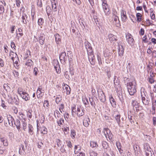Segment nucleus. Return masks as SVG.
I'll return each instance as SVG.
<instances>
[{
  "label": "nucleus",
  "mask_w": 156,
  "mask_h": 156,
  "mask_svg": "<svg viewBox=\"0 0 156 156\" xmlns=\"http://www.w3.org/2000/svg\"><path fill=\"white\" fill-rule=\"evenodd\" d=\"M127 87L128 91L130 95H133L136 92V83L135 80H133L132 83Z\"/></svg>",
  "instance_id": "obj_1"
},
{
  "label": "nucleus",
  "mask_w": 156,
  "mask_h": 156,
  "mask_svg": "<svg viewBox=\"0 0 156 156\" xmlns=\"http://www.w3.org/2000/svg\"><path fill=\"white\" fill-rule=\"evenodd\" d=\"M103 132L105 137L107 138V136L110 140H112L113 137V135L111 132L110 130L107 128H104Z\"/></svg>",
  "instance_id": "obj_2"
},
{
  "label": "nucleus",
  "mask_w": 156,
  "mask_h": 156,
  "mask_svg": "<svg viewBox=\"0 0 156 156\" xmlns=\"http://www.w3.org/2000/svg\"><path fill=\"white\" fill-rule=\"evenodd\" d=\"M69 57V55H66L65 52H62L59 56V59L62 63L63 64L66 63V62L67 61L68 58Z\"/></svg>",
  "instance_id": "obj_3"
},
{
  "label": "nucleus",
  "mask_w": 156,
  "mask_h": 156,
  "mask_svg": "<svg viewBox=\"0 0 156 156\" xmlns=\"http://www.w3.org/2000/svg\"><path fill=\"white\" fill-rule=\"evenodd\" d=\"M98 97L100 101L102 102H105L106 100L105 96L103 91L101 89H99L98 90Z\"/></svg>",
  "instance_id": "obj_4"
},
{
  "label": "nucleus",
  "mask_w": 156,
  "mask_h": 156,
  "mask_svg": "<svg viewBox=\"0 0 156 156\" xmlns=\"http://www.w3.org/2000/svg\"><path fill=\"white\" fill-rule=\"evenodd\" d=\"M102 1V6L105 12L106 15H109L110 12L109 11V9L108 8V5L107 4V1L106 0H101Z\"/></svg>",
  "instance_id": "obj_5"
},
{
  "label": "nucleus",
  "mask_w": 156,
  "mask_h": 156,
  "mask_svg": "<svg viewBox=\"0 0 156 156\" xmlns=\"http://www.w3.org/2000/svg\"><path fill=\"white\" fill-rule=\"evenodd\" d=\"M126 37L127 41L128 44L132 46L134 44V41L132 35L128 33L127 34H126Z\"/></svg>",
  "instance_id": "obj_6"
},
{
  "label": "nucleus",
  "mask_w": 156,
  "mask_h": 156,
  "mask_svg": "<svg viewBox=\"0 0 156 156\" xmlns=\"http://www.w3.org/2000/svg\"><path fill=\"white\" fill-rule=\"evenodd\" d=\"M84 45L86 49L87 50V54L93 53L92 48L90 44L88 41L85 42Z\"/></svg>",
  "instance_id": "obj_7"
},
{
  "label": "nucleus",
  "mask_w": 156,
  "mask_h": 156,
  "mask_svg": "<svg viewBox=\"0 0 156 156\" xmlns=\"http://www.w3.org/2000/svg\"><path fill=\"white\" fill-rule=\"evenodd\" d=\"M132 106L133 107V109L135 111L138 112L139 111V104L136 100H133L131 102Z\"/></svg>",
  "instance_id": "obj_8"
},
{
  "label": "nucleus",
  "mask_w": 156,
  "mask_h": 156,
  "mask_svg": "<svg viewBox=\"0 0 156 156\" xmlns=\"http://www.w3.org/2000/svg\"><path fill=\"white\" fill-rule=\"evenodd\" d=\"M77 115L78 117H80L84 115V109L81 106L78 107L77 108Z\"/></svg>",
  "instance_id": "obj_9"
},
{
  "label": "nucleus",
  "mask_w": 156,
  "mask_h": 156,
  "mask_svg": "<svg viewBox=\"0 0 156 156\" xmlns=\"http://www.w3.org/2000/svg\"><path fill=\"white\" fill-rule=\"evenodd\" d=\"M120 13L122 21L123 22H126L127 20L126 12L124 10L122 9L121 10Z\"/></svg>",
  "instance_id": "obj_10"
},
{
  "label": "nucleus",
  "mask_w": 156,
  "mask_h": 156,
  "mask_svg": "<svg viewBox=\"0 0 156 156\" xmlns=\"http://www.w3.org/2000/svg\"><path fill=\"white\" fill-rule=\"evenodd\" d=\"M88 59L92 65H94L95 62V57L93 53L88 54Z\"/></svg>",
  "instance_id": "obj_11"
},
{
  "label": "nucleus",
  "mask_w": 156,
  "mask_h": 156,
  "mask_svg": "<svg viewBox=\"0 0 156 156\" xmlns=\"http://www.w3.org/2000/svg\"><path fill=\"white\" fill-rule=\"evenodd\" d=\"M54 66L57 73H60L61 72V69L59 64V62L58 61H56L55 62Z\"/></svg>",
  "instance_id": "obj_12"
},
{
  "label": "nucleus",
  "mask_w": 156,
  "mask_h": 156,
  "mask_svg": "<svg viewBox=\"0 0 156 156\" xmlns=\"http://www.w3.org/2000/svg\"><path fill=\"white\" fill-rule=\"evenodd\" d=\"M45 35L43 34H40L39 37V41L40 44L41 45H43L45 40Z\"/></svg>",
  "instance_id": "obj_13"
},
{
  "label": "nucleus",
  "mask_w": 156,
  "mask_h": 156,
  "mask_svg": "<svg viewBox=\"0 0 156 156\" xmlns=\"http://www.w3.org/2000/svg\"><path fill=\"white\" fill-rule=\"evenodd\" d=\"M22 23L25 24H26L27 23L28 20L27 19L28 18V16L27 15L23 13V12L22 14Z\"/></svg>",
  "instance_id": "obj_14"
},
{
  "label": "nucleus",
  "mask_w": 156,
  "mask_h": 156,
  "mask_svg": "<svg viewBox=\"0 0 156 156\" xmlns=\"http://www.w3.org/2000/svg\"><path fill=\"white\" fill-rule=\"evenodd\" d=\"M113 17L114 18V19L113 22L116 25V27H119L121 25L118 16H113Z\"/></svg>",
  "instance_id": "obj_15"
},
{
  "label": "nucleus",
  "mask_w": 156,
  "mask_h": 156,
  "mask_svg": "<svg viewBox=\"0 0 156 156\" xmlns=\"http://www.w3.org/2000/svg\"><path fill=\"white\" fill-rule=\"evenodd\" d=\"M102 146L104 148V152L105 153H107V149L109 148V146L107 142L103 141L102 144Z\"/></svg>",
  "instance_id": "obj_16"
},
{
  "label": "nucleus",
  "mask_w": 156,
  "mask_h": 156,
  "mask_svg": "<svg viewBox=\"0 0 156 156\" xmlns=\"http://www.w3.org/2000/svg\"><path fill=\"white\" fill-rule=\"evenodd\" d=\"M33 65L34 62L31 59H28L27 60L25 63V65L29 69H30L31 67Z\"/></svg>",
  "instance_id": "obj_17"
},
{
  "label": "nucleus",
  "mask_w": 156,
  "mask_h": 156,
  "mask_svg": "<svg viewBox=\"0 0 156 156\" xmlns=\"http://www.w3.org/2000/svg\"><path fill=\"white\" fill-rule=\"evenodd\" d=\"M143 94H144V96H145L144 92H141V94L142 102L145 105H147L149 104V101L148 100H146L145 97L143 96Z\"/></svg>",
  "instance_id": "obj_18"
},
{
  "label": "nucleus",
  "mask_w": 156,
  "mask_h": 156,
  "mask_svg": "<svg viewBox=\"0 0 156 156\" xmlns=\"http://www.w3.org/2000/svg\"><path fill=\"white\" fill-rule=\"evenodd\" d=\"M0 140L3 143V144L4 146H8V143L5 137L1 136L0 137Z\"/></svg>",
  "instance_id": "obj_19"
},
{
  "label": "nucleus",
  "mask_w": 156,
  "mask_h": 156,
  "mask_svg": "<svg viewBox=\"0 0 156 156\" xmlns=\"http://www.w3.org/2000/svg\"><path fill=\"white\" fill-rule=\"evenodd\" d=\"M55 40L56 44H60L61 42V37L60 35L57 34L55 35Z\"/></svg>",
  "instance_id": "obj_20"
},
{
  "label": "nucleus",
  "mask_w": 156,
  "mask_h": 156,
  "mask_svg": "<svg viewBox=\"0 0 156 156\" xmlns=\"http://www.w3.org/2000/svg\"><path fill=\"white\" fill-rule=\"evenodd\" d=\"M108 38L111 42L117 41V37L112 34H109L108 35Z\"/></svg>",
  "instance_id": "obj_21"
},
{
  "label": "nucleus",
  "mask_w": 156,
  "mask_h": 156,
  "mask_svg": "<svg viewBox=\"0 0 156 156\" xmlns=\"http://www.w3.org/2000/svg\"><path fill=\"white\" fill-rule=\"evenodd\" d=\"M23 93V94L20 95L22 98L24 99L26 101L29 100L30 97L29 95L26 92H25Z\"/></svg>",
  "instance_id": "obj_22"
},
{
  "label": "nucleus",
  "mask_w": 156,
  "mask_h": 156,
  "mask_svg": "<svg viewBox=\"0 0 156 156\" xmlns=\"http://www.w3.org/2000/svg\"><path fill=\"white\" fill-rule=\"evenodd\" d=\"M90 122V119L89 117L84 118L83 120V125L86 127L88 126L89 125V122Z\"/></svg>",
  "instance_id": "obj_23"
},
{
  "label": "nucleus",
  "mask_w": 156,
  "mask_h": 156,
  "mask_svg": "<svg viewBox=\"0 0 156 156\" xmlns=\"http://www.w3.org/2000/svg\"><path fill=\"white\" fill-rule=\"evenodd\" d=\"M119 48L118 49V52L119 55L120 56H122L123 55L124 51V49L123 48V46L122 45H119Z\"/></svg>",
  "instance_id": "obj_24"
},
{
  "label": "nucleus",
  "mask_w": 156,
  "mask_h": 156,
  "mask_svg": "<svg viewBox=\"0 0 156 156\" xmlns=\"http://www.w3.org/2000/svg\"><path fill=\"white\" fill-rule=\"evenodd\" d=\"M109 100L112 106L115 107L116 106V102L112 96H110Z\"/></svg>",
  "instance_id": "obj_25"
},
{
  "label": "nucleus",
  "mask_w": 156,
  "mask_h": 156,
  "mask_svg": "<svg viewBox=\"0 0 156 156\" xmlns=\"http://www.w3.org/2000/svg\"><path fill=\"white\" fill-rule=\"evenodd\" d=\"M14 124L16 126V128L19 131L20 130V121L16 119V121H14Z\"/></svg>",
  "instance_id": "obj_26"
},
{
  "label": "nucleus",
  "mask_w": 156,
  "mask_h": 156,
  "mask_svg": "<svg viewBox=\"0 0 156 156\" xmlns=\"http://www.w3.org/2000/svg\"><path fill=\"white\" fill-rule=\"evenodd\" d=\"M123 81L127 87L129 85V84H130L131 83H132L133 82V80L132 81H130L129 79L126 77L124 78Z\"/></svg>",
  "instance_id": "obj_27"
},
{
  "label": "nucleus",
  "mask_w": 156,
  "mask_h": 156,
  "mask_svg": "<svg viewBox=\"0 0 156 156\" xmlns=\"http://www.w3.org/2000/svg\"><path fill=\"white\" fill-rule=\"evenodd\" d=\"M25 150L24 146L23 144H21L19 148V153L21 155H23L25 152Z\"/></svg>",
  "instance_id": "obj_28"
},
{
  "label": "nucleus",
  "mask_w": 156,
  "mask_h": 156,
  "mask_svg": "<svg viewBox=\"0 0 156 156\" xmlns=\"http://www.w3.org/2000/svg\"><path fill=\"white\" fill-rule=\"evenodd\" d=\"M33 128L30 124L28 125V132L30 135H32L34 133Z\"/></svg>",
  "instance_id": "obj_29"
},
{
  "label": "nucleus",
  "mask_w": 156,
  "mask_h": 156,
  "mask_svg": "<svg viewBox=\"0 0 156 156\" xmlns=\"http://www.w3.org/2000/svg\"><path fill=\"white\" fill-rule=\"evenodd\" d=\"M90 146L92 148L94 149H95L98 147V146L97 144V143L96 142L93 141L91 142L90 143Z\"/></svg>",
  "instance_id": "obj_30"
},
{
  "label": "nucleus",
  "mask_w": 156,
  "mask_h": 156,
  "mask_svg": "<svg viewBox=\"0 0 156 156\" xmlns=\"http://www.w3.org/2000/svg\"><path fill=\"white\" fill-rule=\"evenodd\" d=\"M46 11L47 13L48 16L51 14L52 12V10L50 6H48L46 7Z\"/></svg>",
  "instance_id": "obj_31"
},
{
  "label": "nucleus",
  "mask_w": 156,
  "mask_h": 156,
  "mask_svg": "<svg viewBox=\"0 0 156 156\" xmlns=\"http://www.w3.org/2000/svg\"><path fill=\"white\" fill-rule=\"evenodd\" d=\"M115 119L116 120L117 123H118V125H119L120 122V115L119 114H117L115 116Z\"/></svg>",
  "instance_id": "obj_32"
},
{
  "label": "nucleus",
  "mask_w": 156,
  "mask_h": 156,
  "mask_svg": "<svg viewBox=\"0 0 156 156\" xmlns=\"http://www.w3.org/2000/svg\"><path fill=\"white\" fill-rule=\"evenodd\" d=\"M9 125L10 126H13V122H14V119L12 117L7 118Z\"/></svg>",
  "instance_id": "obj_33"
},
{
  "label": "nucleus",
  "mask_w": 156,
  "mask_h": 156,
  "mask_svg": "<svg viewBox=\"0 0 156 156\" xmlns=\"http://www.w3.org/2000/svg\"><path fill=\"white\" fill-rule=\"evenodd\" d=\"M83 101L86 107L87 108L89 107V103L87 99L86 98L83 99Z\"/></svg>",
  "instance_id": "obj_34"
},
{
  "label": "nucleus",
  "mask_w": 156,
  "mask_h": 156,
  "mask_svg": "<svg viewBox=\"0 0 156 156\" xmlns=\"http://www.w3.org/2000/svg\"><path fill=\"white\" fill-rule=\"evenodd\" d=\"M16 58L17 60L15 62H14L15 64L16 65V66L15 65L14 66L15 67L16 69H18L19 68V66H20L19 59L18 57Z\"/></svg>",
  "instance_id": "obj_35"
},
{
  "label": "nucleus",
  "mask_w": 156,
  "mask_h": 156,
  "mask_svg": "<svg viewBox=\"0 0 156 156\" xmlns=\"http://www.w3.org/2000/svg\"><path fill=\"white\" fill-rule=\"evenodd\" d=\"M76 135V132L75 131L74 129L71 130L70 136L73 139L75 138V136Z\"/></svg>",
  "instance_id": "obj_36"
},
{
  "label": "nucleus",
  "mask_w": 156,
  "mask_h": 156,
  "mask_svg": "<svg viewBox=\"0 0 156 156\" xmlns=\"http://www.w3.org/2000/svg\"><path fill=\"white\" fill-rule=\"evenodd\" d=\"M116 76H115L114 78V82L115 85V87L116 86L118 85L120 83L119 81L118 80L117 78L116 79Z\"/></svg>",
  "instance_id": "obj_37"
},
{
  "label": "nucleus",
  "mask_w": 156,
  "mask_h": 156,
  "mask_svg": "<svg viewBox=\"0 0 156 156\" xmlns=\"http://www.w3.org/2000/svg\"><path fill=\"white\" fill-rule=\"evenodd\" d=\"M137 21L140 22L141 21V15L140 13H138L136 14Z\"/></svg>",
  "instance_id": "obj_38"
},
{
  "label": "nucleus",
  "mask_w": 156,
  "mask_h": 156,
  "mask_svg": "<svg viewBox=\"0 0 156 156\" xmlns=\"http://www.w3.org/2000/svg\"><path fill=\"white\" fill-rule=\"evenodd\" d=\"M38 24L39 26L42 25L44 23V20L41 18H39L38 20Z\"/></svg>",
  "instance_id": "obj_39"
},
{
  "label": "nucleus",
  "mask_w": 156,
  "mask_h": 156,
  "mask_svg": "<svg viewBox=\"0 0 156 156\" xmlns=\"http://www.w3.org/2000/svg\"><path fill=\"white\" fill-rule=\"evenodd\" d=\"M66 85L67 86L65 87V88L66 90V94L67 95H69L70 94V88L67 85Z\"/></svg>",
  "instance_id": "obj_40"
},
{
  "label": "nucleus",
  "mask_w": 156,
  "mask_h": 156,
  "mask_svg": "<svg viewBox=\"0 0 156 156\" xmlns=\"http://www.w3.org/2000/svg\"><path fill=\"white\" fill-rule=\"evenodd\" d=\"M57 3L56 4L55 3H54V4L51 5L52 10L54 12H56L57 10Z\"/></svg>",
  "instance_id": "obj_41"
},
{
  "label": "nucleus",
  "mask_w": 156,
  "mask_h": 156,
  "mask_svg": "<svg viewBox=\"0 0 156 156\" xmlns=\"http://www.w3.org/2000/svg\"><path fill=\"white\" fill-rule=\"evenodd\" d=\"M89 101L91 105L94 108L96 105L95 102L94 101L93 98H89Z\"/></svg>",
  "instance_id": "obj_42"
},
{
  "label": "nucleus",
  "mask_w": 156,
  "mask_h": 156,
  "mask_svg": "<svg viewBox=\"0 0 156 156\" xmlns=\"http://www.w3.org/2000/svg\"><path fill=\"white\" fill-rule=\"evenodd\" d=\"M64 120L63 118H61L58 121H57V123L59 126L62 125V123H64Z\"/></svg>",
  "instance_id": "obj_43"
},
{
  "label": "nucleus",
  "mask_w": 156,
  "mask_h": 156,
  "mask_svg": "<svg viewBox=\"0 0 156 156\" xmlns=\"http://www.w3.org/2000/svg\"><path fill=\"white\" fill-rule=\"evenodd\" d=\"M17 92L20 95H21L25 92L23 91V89L20 87H19L18 89Z\"/></svg>",
  "instance_id": "obj_44"
},
{
  "label": "nucleus",
  "mask_w": 156,
  "mask_h": 156,
  "mask_svg": "<svg viewBox=\"0 0 156 156\" xmlns=\"http://www.w3.org/2000/svg\"><path fill=\"white\" fill-rule=\"evenodd\" d=\"M37 5L38 7L40 8L42 7V3L41 0H37Z\"/></svg>",
  "instance_id": "obj_45"
},
{
  "label": "nucleus",
  "mask_w": 156,
  "mask_h": 156,
  "mask_svg": "<svg viewBox=\"0 0 156 156\" xmlns=\"http://www.w3.org/2000/svg\"><path fill=\"white\" fill-rule=\"evenodd\" d=\"M59 114L60 115V114L58 111H56V112H54L55 116L56 119L59 118L60 117Z\"/></svg>",
  "instance_id": "obj_46"
},
{
  "label": "nucleus",
  "mask_w": 156,
  "mask_h": 156,
  "mask_svg": "<svg viewBox=\"0 0 156 156\" xmlns=\"http://www.w3.org/2000/svg\"><path fill=\"white\" fill-rule=\"evenodd\" d=\"M49 106V101L48 100H45L44 103V106L45 107H48Z\"/></svg>",
  "instance_id": "obj_47"
},
{
  "label": "nucleus",
  "mask_w": 156,
  "mask_h": 156,
  "mask_svg": "<svg viewBox=\"0 0 156 156\" xmlns=\"http://www.w3.org/2000/svg\"><path fill=\"white\" fill-rule=\"evenodd\" d=\"M42 131L41 132V133L44 134H46L47 133V129L44 127H43L42 128Z\"/></svg>",
  "instance_id": "obj_48"
},
{
  "label": "nucleus",
  "mask_w": 156,
  "mask_h": 156,
  "mask_svg": "<svg viewBox=\"0 0 156 156\" xmlns=\"http://www.w3.org/2000/svg\"><path fill=\"white\" fill-rule=\"evenodd\" d=\"M69 128L68 127H66V128H64L63 131L64 132V133L65 134H68L69 133Z\"/></svg>",
  "instance_id": "obj_49"
},
{
  "label": "nucleus",
  "mask_w": 156,
  "mask_h": 156,
  "mask_svg": "<svg viewBox=\"0 0 156 156\" xmlns=\"http://www.w3.org/2000/svg\"><path fill=\"white\" fill-rule=\"evenodd\" d=\"M4 11V9L3 5H0V14L3 13Z\"/></svg>",
  "instance_id": "obj_50"
},
{
  "label": "nucleus",
  "mask_w": 156,
  "mask_h": 156,
  "mask_svg": "<svg viewBox=\"0 0 156 156\" xmlns=\"http://www.w3.org/2000/svg\"><path fill=\"white\" fill-rule=\"evenodd\" d=\"M97 58L98 62V64L100 65H102V62L101 61V58L98 55L97 56Z\"/></svg>",
  "instance_id": "obj_51"
},
{
  "label": "nucleus",
  "mask_w": 156,
  "mask_h": 156,
  "mask_svg": "<svg viewBox=\"0 0 156 156\" xmlns=\"http://www.w3.org/2000/svg\"><path fill=\"white\" fill-rule=\"evenodd\" d=\"M38 71V69L37 68L35 67L34 68L33 73L36 76L37 74Z\"/></svg>",
  "instance_id": "obj_52"
},
{
  "label": "nucleus",
  "mask_w": 156,
  "mask_h": 156,
  "mask_svg": "<svg viewBox=\"0 0 156 156\" xmlns=\"http://www.w3.org/2000/svg\"><path fill=\"white\" fill-rule=\"evenodd\" d=\"M90 156H97V153L95 152L94 151H92L90 153Z\"/></svg>",
  "instance_id": "obj_53"
},
{
  "label": "nucleus",
  "mask_w": 156,
  "mask_h": 156,
  "mask_svg": "<svg viewBox=\"0 0 156 156\" xmlns=\"http://www.w3.org/2000/svg\"><path fill=\"white\" fill-rule=\"evenodd\" d=\"M79 22L80 24L81 25V26H83V27H84L83 28H85V27L84 24V22L80 19V20H79Z\"/></svg>",
  "instance_id": "obj_54"
},
{
  "label": "nucleus",
  "mask_w": 156,
  "mask_h": 156,
  "mask_svg": "<svg viewBox=\"0 0 156 156\" xmlns=\"http://www.w3.org/2000/svg\"><path fill=\"white\" fill-rule=\"evenodd\" d=\"M57 145L58 147L61 146L62 142L60 140L58 139L57 140Z\"/></svg>",
  "instance_id": "obj_55"
},
{
  "label": "nucleus",
  "mask_w": 156,
  "mask_h": 156,
  "mask_svg": "<svg viewBox=\"0 0 156 156\" xmlns=\"http://www.w3.org/2000/svg\"><path fill=\"white\" fill-rule=\"evenodd\" d=\"M134 152L135 153V154L136 156H139V150H135V147H134Z\"/></svg>",
  "instance_id": "obj_56"
},
{
  "label": "nucleus",
  "mask_w": 156,
  "mask_h": 156,
  "mask_svg": "<svg viewBox=\"0 0 156 156\" xmlns=\"http://www.w3.org/2000/svg\"><path fill=\"white\" fill-rule=\"evenodd\" d=\"M64 76L65 78L67 79H69L70 78L69 75H68V73L67 72H66L65 73Z\"/></svg>",
  "instance_id": "obj_57"
},
{
  "label": "nucleus",
  "mask_w": 156,
  "mask_h": 156,
  "mask_svg": "<svg viewBox=\"0 0 156 156\" xmlns=\"http://www.w3.org/2000/svg\"><path fill=\"white\" fill-rule=\"evenodd\" d=\"M80 146L79 145L76 146L75 145V146L74 149H75V151H74V153L75 154H77L78 153V151H76V150H77V148L78 147Z\"/></svg>",
  "instance_id": "obj_58"
},
{
  "label": "nucleus",
  "mask_w": 156,
  "mask_h": 156,
  "mask_svg": "<svg viewBox=\"0 0 156 156\" xmlns=\"http://www.w3.org/2000/svg\"><path fill=\"white\" fill-rule=\"evenodd\" d=\"M13 73L14 74V76L16 77H17L19 76V73L18 72L16 71H14L13 72Z\"/></svg>",
  "instance_id": "obj_59"
},
{
  "label": "nucleus",
  "mask_w": 156,
  "mask_h": 156,
  "mask_svg": "<svg viewBox=\"0 0 156 156\" xmlns=\"http://www.w3.org/2000/svg\"><path fill=\"white\" fill-rule=\"evenodd\" d=\"M67 143V146L71 148L72 147V144L71 142L70 141H66Z\"/></svg>",
  "instance_id": "obj_60"
},
{
  "label": "nucleus",
  "mask_w": 156,
  "mask_h": 156,
  "mask_svg": "<svg viewBox=\"0 0 156 156\" xmlns=\"http://www.w3.org/2000/svg\"><path fill=\"white\" fill-rule=\"evenodd\" d=\"M150 16L152 20H154L155 19V15L152 12L151 13Z\"/></svg>",
  "instance_id": "obj_61"
},
{
  "label": "nucleus",
  "mask_w": 156,
  "mask_h": 156,
  "mask_svg": "<svg viewBox=\"0 0 156 156\" xmlns=\"http://www.w3.org/2000/svg\"><path fill=\"white\" fill-rule=\"evenodd\" d=\"M144 29L142 28L140 29V34L142 35H144Z\"/></svg>",
  "instance_id": "obj_62"
},
{
  "label": "nucleus",
  "mask_w": 156,
  "mask_h": 156,
  "mask_svg": "<svg viewBox=\"0 0 156 156\" xmlns=\"http://www.w3.org/2000/svg\"><path fill=\"white\" fill-rule=\"evenodd\" d=\"M31 52L30 51H27L26 53V56H27L26 57V59L27 58L29 57V55H30Z\"/></svg>",
  "instance_id": "obj_63"
},
{
  "label": "nucleus",
  "mask_w": 156,
  "mask_h": 156,
  "mask_svg": "<svg viewBox=\"0 0 156 156\" xmlns=\"http://www.w3.org/2000/svg\"><path fill=\"white\" fill-rule=\"evenodd\" d=\"M4 65V62L3 60L0 58V66L1 67H3Z\"/></svg>",
  "instance_id": "obj_64"
}]
</instances>
